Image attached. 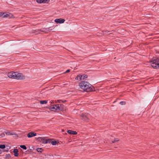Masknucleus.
<instances>
[{
	"instance_id": "27",
	"label": "nucleus",
	"mask_w": 159,
	"mask_h": 159,
	"mask_svg": "<svg viewBox=\"0 0 159 159\" xmlns=\"http://www.w3.org/2000/svg\"><path fill=\"white\" fill-rule=\"evenodd\" d=\"M5 133H6V134L8 135L12 134L10 133V132H5Z\"/></svg>"
},
{
	"instance_id": "9",
	"label": "nucleus",
	"mask_w": 159,
	"mask_h": 159,
	"mask_svg": "<svg viewBox=\"0 0 159 159\" xmlns=\"http://www.w3.org/2000/svg\"><path fill=\"white\" fill-rule=\"evenodd\" d=\"M60 104V106H59V111H63L65 110L64 106L63 104Z\"/></svg>"
},
{
	"instance_id": "17",
	"label": "nucleus",
	"mask_w": 159,
	"mask_h": 159,
	"mask_svg": "<svg viewBox=\"0 0 159 159\" xmlns=\"http://www.w3.org/2000/svg\"><path fill=\"white\" fill-rule=\"evenodd\" d=\"M83 77H82V80H84L88 77V75H82Z\"/></svg>"
},
{
	"instance_id": "1",
	"label": "nucleus",
	"mask_w": 159,
	"mask_h": 159,
	"mask_svg": "<svg viewBox=\"0 0 159 159\" xmlns=\"http://www.w3.org/2000/svg\"><path fill=\"white\" fill-rule=\"evenodd\" d=\"M79 85L81 89L87 92L92 91L94 89L91 84L86 81H82Z\"/></svg>"
},
{
	"instance_id": "20",
	"label": "nucleus",
	"mask_w": 159,
	"mask_h": 159,
	"mask_svg": "<svg viewBox=\"0 0 159 159\" xmlns=\"http://www.w3.org/2000/svg\"><path fill=\"white\" fill-rule=\"evenodd\" d=\"M5 148V145L4 144H0V148L4 149Z\"/></svg>"
},
{
	"instance_id": "22",
	"label": "nucleus",
	"mask_w": 159,
	"mask_h": 159,
	"mask_svg": "<svg viewBox=\"0 0 159 159\" xmlns=\"http://www.w3.org/2000/svg\"><path fill=\"white\" fill-rule=\"evenodd\" d=\"M119 140L118 139H115L114 141H112L111 142V143H114L116 141H118Z\"/></svg>"
},
{
	"instance_id": "19",
	"label": "nucleus",
	"mask_w": 159,
	"mask_h": 159,
	"mask_svg": "<svg viewBox=\"0 0 159 159\" xmlns=\"http://www.w3.org/2000/svg\"><path fill=\"white\" fill-rule=\"evenodd\" d=\"M36 150L38 152H41L43 150L41 148H38Z\"/></svg>"
},
{
	"instance_id": "18",
	"label": "nucleus",
	"mask_w": 159,
	"mask_h": 159,
	"mask_svg": "<svg viewBox=\"0 0 159 159\" xmlns=\"http://www.w3.org/2000/svg\"><path fill=\"white\" fill-rule=\"evenodd\" d=\"M20 147L21 148H23V149H24V150H26L27 149V148L25 145H20Z\"/></svg>"
},
{
	"instance_id": "30",
	"label": "nucleus",
	"mask_w": 159,
	"mask_h": 159,
	"mask_svg": "<svg viewBox=\"0 0 159 159\" xmlns=\"http://www.w3.org/2000/svg\"><path fill=\"white\" fill-rule=\"evenodd\" d=\"M57 102L58 103H61V100L60 99L57 100Z\"/></svg>"
},
{
	"instance_id": "28",
	"label": "nucleus",
	"mask_w": 159,
	"mask_h": 159,
	"mask_svg": "<svg viewBox=\"0 0 159 159\" xmlns=\"http://www.w3.org/2000/svg\"><path fill=\"white\" fill-rule=\"evenodd\" d=\"M4 13H3L2 12L0 13V16H2L3 17V16Z\"/></svg>"
},
{
	"instance_id": "16",
	"label": "nucleus",
	"mask_w": 159,
	"mask_h": 159,
	"mask_svg": "<svg viewBox=\"0 0 159 159\" xmlns=\"http://www.w3.org/2000/svg\"><path fill=\"white\" fill-rule=\"evenodd\" d=\"M40 103L41 104H46L47 102L46 100H42L40 101Z\"/></svg>"
},
{
	"instance_id": "12",
	"label": "nucleus",
	"mask_w": 159,
	"mask_h": 159,
	"mask_svg": "<svg viewBox=\"0 0 159 159\" xmlns=\"http://www.w3.org/2000/svg\"><path fill=\"white\" fill-rule=\"evenodd\" d=\"M83 76L81 75H78L75 78V79L77 80H82Z\"/></svg>"
},
{
	"instance_id": "4",
	"label": "nucleus",
	"mask_w": 159,
	"mask_h": 159,
	"mask_svg": "<svg viewBox=\"0 0 159 159\" xmlns=\"http://www.w3.org/2000/svg\"><path fill=\"white\" fill-rule=\"evenodd\" d=\"M59 106H60L59 104L52 105L50 107V109L53 111H58Z\"/></svg>"
},
{
	"instance_id": "25",
	"label": "nucleus",
	"mask_w": 159,
	"mask_h": 159,
	"mask_svg": "<svg viewBox=\"0 0 159 159\" xmlns=\"http://www.w3.org/2000/svg\"><path fill=\"white\" fill-rule=\"evenodd\" d=\"M120 104L121 105H124L125 104V102L121 101L120 102Z\"/></svg>"
},
{
	"instance_id": "5",
	"label": "nucleus",
	"mask_w": 159,
	"mask_h": 159,
	"mask_svg": "<svg viewBox=\"0 0 159 159\" xmlns=\"http://www.w3.org/2000/svg\"><path fill=\"white\" fill-rule=\"evenodd\" d=\"M65 21V20L64 19L61 18L56 19L55 20V21L56 23L61 24L63 23Z\"/></svg>"
},
{
	"instance_id": "2",
	"label": "nucleus",
	"mask_w": 159,
	"mask_h": 159,
	"mask_svg": "<svg viewBox=\"0 0 159 159\" xmlns=\"http://www.w3.org/2000/svg\"><path fill=\"white\" fill-rule=\"evenodd\" d=\"M8 77L12 79H16L18 80H21L25 79V76L21 73L17 72H10L8 73Z\"/></svg>"
},
{
	"instance_id": "26",
	"label": "nucleus",
	"mask_w": 159,
	"mask_h": 159,
	"mask_svg": "<svg viewBox=\"0 0 159 159\" xmlns=\"http://www.w3.org/2000/svg\"><path fill=\"white\" fill-rule=\"evenodd\" d=\"M0 136H1L2 137H4V136H5V133H2V134H1Z\"/></svg>"
},
{
	"instance_id": "11",
	"label": "nucleus",
	"mask_w": 159,
	"mask_h": 159,
	"mask_svg": "<svg viewBox=\"0 0 159 159\" xmlns=\"http://www.w3.org/2000/svg\"><path fill=\"white\" fill-rule=\"evenodd\" d=\"M14 155L15 157H17L18 156V150L17 149H15L13 151Z\"/></svg>"
},
{
	"instance_id": "21",
	"label": "nucleus",
	"mask_w": 159,
	"mask_h": 159,
	"mask_svg": "<svg viewBox=\"0 0 159 159\" xmlns=\"http://www.w3.org/2000/svg\"><path fill=\"white\" fill-rule=\"evenodd\" d=\"M52 144L53 145H55L57 143V142L55 141H52L51 142Z\"/></svg>"
},
{
	"instance_id": "7",
	"label": "nucleus",
	"mask_w": 159,
	"mask_h": 159,
	"mask_svg": "<svg viewBox=\"0 0 159 159\" xmlns=\"http://www.w3.org/2000/svg\"><path fill=\"white\" fill-rule=\"evenodd\" d=\"M36 134L33 132H30L29 133L27 134V137L28 138H31L34 136H36Z\"/></svg>"
},
{
	"instance_id": "14",
	"label": "nucleus",
	"mask_w": 159,
	"mask_h": 159,
	"mask_svg": "<svg viewBox=\"0 0 159 159\" xmlns=\"http://www.w3.org/2000/svg\"><path fill=\"white\" fill-rule=\"evenodd\" d=\"M55 27L54 26V25H53L52 26L48 28H47L46 29L48 31H50L52 30Z\"/></svg>"
},
{
	"instance_id": "15",
	"label": "nucleus",
	"mask_w": 159,
	"mask_h": 159,
	"mask_svg": "<svg viewBox=\"0 0 159 159\" xmlns=\"http://www.w3.org/2000/svg\"><path fill=\"white\" fill-rule=\"evenodd\" d=\"M43 142L44 144H46L47 143H50L51 142V140L50 139H45V141Z\"/></svg>"
},
{
	"instance_id": "3",
	"label": "nucleus",
	"mask_w": 159,
	"mask_h": 159,
	"mask_svg": "<svg viewBox=\"0 0 159 159\" xmlns=\"http://www.w3.org/2000/svg\"><path fill=\"white\" fill-rule=\"evenodd\" d=\"M151 66L152 67L156 69H159V59L158 58L153 59L150 61Z\"/></svg>"
},
{
	"instance_id": "23",
	"label": "nucleus",
	"mask_w": 159,
	"mask_h": 159,
	"mask_svg": "<svg viewBox=\"0 0 159 159\" xmlns=\"http://www.w3.org/2000/svg\"><path fill=\"white\" fill-rule=\"evenodd\" d=\"M49 0H43V3H48Z\"/></svg>"
},
{
	"instance_id": "10",
	"label": "nucleus",
	"mask_w": 159,
	"mask_h": 159,
	"mask_svg": "<svg viewBox=\"0 0 159 159\" xmlns=\"http://www.w3.org/2000/svg\"><path fill=\"white\" fill-rule=\"evenodd\" d=\"M67 133L70 134L76 135L77 134V132L75 131H72L71 130H68L67 131Z\"/></svg>"
},
{
	"instance_id": "8",
	"label": "nucleus",
	"mask_w": 159,
	"mask_h": 159,
	"mask_svg": "<svg viewBox=\"0 0 159 159\" xmlns=\"http://www.w3.org/2000/svg\"><path fill=\"white\" fill-rule=\"evenodd\" d=\"M13 16L12 14L9 13H4L3 16V18L8 17L9 18H11Z\"/></svg>"
},
{
	"instance_id": "24",
	"label": "nucleus",
	"mask_w": 159,
	"mask_h": 159,
	"mask_svg": "<svg viewBox=\"0 0 159 159\" xmlns=\"http://www.w3.org/2000/svg\"><path fill=\"white\" fill-rule=\"evenodd\" d=\"M36 2L38 3H43V0H36Z\"/></svg>"
},
{
	"instance_id": "31",
	"label": "nucleus",
	"mask_w": 159,
	"mask_h": 159,
	"mask_svg": "<svg viewBox=\"0 0 159 159\" xmlns=\"http://www.w3.org/2000/svg\"><path fill=\"white\" fill-rule=\"evenodd\" d=\"M66 102V100H61V102Z\"/></svg>"
},
{
	"instance_id": "6",
	"label": "nucleus",
	"mask_w": 159,
	"mask_h": 159,
	"mask_svg": "<svg viewBox=\"0 0 159 159\" xmlns=\"http://www.w3.org/2000/svg\"><path fill=\"white\" fill-rule=\"evenodd\" d=\"M81 119L85 121H88L89 120L88 116L85 114H82L81 115Z\"/></svg>"
},
{
	"instance_id": "29",
	"label": "nucleus",
	"mask_w": 159,
	"mask_h": 159,
	"mask_svg": "<svg viewBox=\"0 0 159 159\" xmlns=\"http://www.w3.org/2000/svg\"><path fill=\"white\" fill-rule=\"evenodd\" d=\"M70 71V70L68 69V70H67L65 72H64V73H68V72H69Z\"/></svg>"
},
{
	"instance_id": "13",
	"label": "nucleus",
	"mask_w": 159,
	"mask_h": 159,
	"mask_svg": "<svg viewBox=\"0 0 159 159\" xmlns=\"http://www.w3.org/2000/svg\"><path fill=\"white\" fill-rule=\"evenodd\" d=\"M38 140L39 141L42 142V143H43V142L45 140V138L43 137H39L38 138Z\"/></svg>"
}]
</instances>
